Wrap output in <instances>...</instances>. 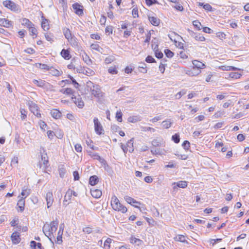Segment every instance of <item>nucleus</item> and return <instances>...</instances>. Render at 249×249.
<instances>
[{
	"mask_svg": "<svg viewBox=\"0 0 249 249\" xmlns=\"http://www.w3.org/2000/svg\"><path fill=\"white\" fill-rule=\"evenodd\" d=\"M175 241H179L181 242H187L186 237L183 235H178L174 238Z\"/></svg>",
	"mask_w": 249,
	"mask_h": 249,
	"instance_id": "obj_34",
	"label": "nucleus"
},
{
	"mask_svg": "<svg viewBox=\"0 0 249 249\" xmlns=\"http://www.w3.org/2000/svg\"><path fill=\"white\" fill-rule=\"evenodd\" d=\"M193 25L196 27L198 30H200V26L201 25V23L199 22L198 20H195L193 22Z\"/></svg>",
	"mask_w": 249,
	"mask_h": 249,
	"instance_id": "obj_55",
	"label": "nucleus"
},
{
	"mask_svg": "<svg viewBox=\"0 0 249 249\" xmlns=\"http://www.w3.org/2000/svg\"><path fill=\"white\" fill-rule=\"evenodd\" d=\"M203 31L206 33L208 34H212L213 33V30L207 27H203Z\"/></svg>",
	"mask_w": 249,
	"mask_h": 249,
	"instance_id": "obj_63",
	"label": "nucleus"
},
{
	"mask_svg": "<svg viewBox=\"0 0 249 249\" xmlns=\"http://www.w3.org/2000/svg\"><path fill=\"white\" fill-rule=\"evenodd\" d=\"M20 111L21 113V119L22 120H25L27 117V111L24 109L20 108Z\"/></svg>",
	"mask_w": 249,
	"mask_h": 249,
	"instance_id": "obj_50",
	"label": "nucleus"
},
{
	"mask_svg": "<svg viewBox=\"0 0 249 249\" xmlns=\"http://www.w3.org/2000/svg\"><path fill=\"white\" fill-rule=\"evenodd\" d=\"M108 72L112 74H117L118 72V71L117 70V69L115 67H110L108 70Z\"/></svg>",
	"mask_w": 249,
	"mask_h": 249,
	"instance_id": "obj_53",
	"label": "nucleus"
},
{
	"mask_svg": "<svg viewBox=\"0 0 249 249\" xmlns=\"http://www.w3.org/2000/svg\"><path fill=\"white\" fill-rule=\"evenodd\" d=\"M192 70V72H193L194 76L198 75L201 72L200 70L197 69L196 68H195V67H193V68Z\"/></svg>",
	"mask_w": 249,
	"mask_h": 249,
	"instance_id": "obj_54",
	"label": "nucleus"
},
{
	"mask_svg": "<svg viewBox=\"0 0 249 249\" xmlns=\"http://www.w3.org/2000/svg\"><path fill=\"white\" fill-rule=\"evenodd\" d=\"M91 94L96 97L99 98L101 96V90L98 85L93 86L90 89Z\"/></svg>",
	"mask_w": 249,
	"mask_h": 249,
	"instance_id": "obj_15",
	"label": "nucleus"
},
{
	"mask_svg": "<svg viewBox=\"0 0 249 249\" xmlns=\"http://www.w3.org/2000/svg\"><path fill=\"white\" fill-rule=\"evenodd\" d=\"M128 121L130 123H135L141 121V118L138 116H130L128 118Z\"/></svg>",
	"mask_w": 249,
	"mask_h": 249,
	"instance_id": "obj_33",
	"label": "nucleus"
},
{
	"mask_svg": "<svg viewBox=\"0 0 249 249\" xmlns=\"http://www.w3.org/2000/svg\"><path fill=\"white\" fill-rule=\"evenodd\" d=\"M46 201L47 202V208H50L53 202V193L49 192L47 193L45 196Z\"/></svg>",
	"mask_w": 249,
	"mask_h": 249,
	"instance_id": "obj_10",
	"label": "nucleus"
},
{
	"mask_svg": "<svg viewBox=\"0 0 249 249\" xmlns=\"http://www.w3.org/2000/svg\"><path fill=\"white\" fill-rule=\"evenodd\" d=\"M216 36L221 39H225L226 35L223 32H219L216 34Z\"/></svg>",
	"mask_w": 249,
	"mask_h": 249,
	"instance_id": "obj_56",
	"label": "nucleus"
},
{
	"mask_svg": "<svg viewBox=\"0 0 249 249\" xmlns=\"http://www.w3.org/2000/svg\"><path fill=\"white\" fill-rule=\"evenodd\" d=\"M3 4L6 8L14 12L19 10L18 6L11 0H5L3 2Z\"/></svg>",
	"mask_w": 249,
	"mask_h": 249,
	"instance_id": "obj_4",
	"label": "nucleus"
},
{
	"mask_svg": "<svg viewBox=\"0 0 249 249\" xmlns=\"http://www.w3.org/2000/svg\"><path fill=\"white\" fill-rule=\"evenodd\" d=\"M61 93L67 95H72L74 96V91L71 88H66L65 89H62L60 90Z\"/></svg>",
	"mask_w": 249,
	"mask_h": 249,
	"instance_id": "obj_30",
	"label": "nucleus"
},
{
	"mask_svg": "<svg viewBox=\"0 0 249 249\" xmlns=\"http://www.w3.org/2000/svg\"><path fill=\"white\" fill-rule=\"evenodd\" d=\"M28 104L31 111L38 118L41 117V114L37 105L33 102H29Z\"/></svg>",
	"mask_w": 249,
	"mask_h": 249,
	"instance_id": "obj_5",
	"label": "nucleus"
},
{
	"mask_svg": "<svg viewBox=\"0 0 249 249\" xmlns=\"http://www.w3.org/2000/svg\"><path fill=\"white\" fill-rule=\"evenodd\" d=\"M72 7L77 15L81 16L83 14V6L82 5L77 3H75L72 5Z\"/></svg>",
	"mask_w": 249,
	"mask_h": 249,
	"instance_id": "obj_14",
	"label": "nucleus"
},
{
	"mask_svg": "<svg viewBox=\"0 0 249 249\" xmlns=\"http://www.w3.org/2000/svg\"><path fill=\"white\" fill-rule=\"evenodd\" d=\"M45 37L47 41H50L51 42L53 41V36L52 34L50 33H46L45 34Z\"/></svg>",
	"mask_w": 249,
	"mask_h": 249,
	"instance_id": "obj_47",
	"label": "nucleus"
},
{
	"mask_svg": "<svg viewBox=\"0 0 249 249\" xmlns=\"http://www.w3.org/2000/svg\"><path fill=\"white\" fill-rule=\"evenodd\" d=\"M58 172H59L60 177L61 178H63L65 175V173H66V169L63 167V166H62L61 167H59Z\"/></svg>",
	"mask_w": 249,
	"mask_h": 249,
	"instance_id": "obj_45",
	"label": "nucleus"
},
{
	"mask_svg": "<svg viewBox=\"0 0 249 249\" xmlns=\"http://www.w3.org/2000/svg\"><path fill=\"white\" fill-rule=\"evenodd\" d=\"M31 35H36V36L37 30L34 27V26H32V27L29 28Z\"/></svg>",
	"mask_w": 249,
	"mask_h": 249,
	"instance_id": "obj_58",
	"label": "nucleus"
},
{
	"mask_svg": "<svg viewBox=\"0 0 249 249\" xmlns=\"http://www.w3.org/2000/svg\"><path fill=\"white\" fill-rule=\"evenodd\" d=\"M89 155L93 159L98 160L102 164L106 165L107 164L106 161L105 159L102 158L98 154L93 153L91 151H88Z\"/></svg>",
	"mask_w": 249,
	"mask_h": 249,
	"instance_id": "obj_9",
	"label": "nucleus"
},
{
	"mask_svg": "<svg viewBox=\"0 0 249 249\" xmlns=\"http://www.w3.org/2000/svg\"><path fill=\"white\" fill-rule=\"evenodd\" d=\"M49 73L52 75L58 76L62 74V72L53 68H50L49 69Z\"/></svg>",
	"mask_w": 249,
	"mask_h": 249,
	"instance_id": "obj_25",
	"label": "nucleus"
},
{
	"mask_svg": "<svg viewBox=\"0 0 249 249\" xmlns=\"http://www.w3.org/2000/svg\"><path fill=\"white\" fill-rule=\"evenodd\" d=\"M17 206H18L19 211L22 212L24 210L25 206V200L23 197H21L18 201L17 203Z\"/></svg>",
	"mask_w": 249,
	"mask_h": 249,
	"instance_id": "obj_20",
	"label": "nucleus"
},
{
	"mask_svg": "<svg viewBox=\"0 0 249 249\" xmlns=\"http://www.w3.org/2000/svg\"><path fill=\"white\" fill-rule=\"evenodd\" d=\"M203 8L207 11H211L212 10V7L208 3L205 4L203 5Z\"/></svg>",
	"mask_w": 249,
	"mask_h": 249,
	"instance_id": "obj_64",
	"label": "nucleus"
},
{
	"mask_svg": "<svg viewBox=\"0 0 249 249\" xmlns=\"http://www.w3.org/2000/svg\"><path fill=\"white\" fill-rule=\"evenodd\" d=\"M111 241H112V239L109 238H107L106 240L104 242V249H110V243H111Z\"/></svg>",
	"mask_w": 249,
	"mask_h": 249,
	"instance_id": "obj_42",
	"label": "nucleus"
},
{
	"mask_svg": "<svg viewBox=\"0 0 249 249\" xmlns=\"http://www.w3.org/2000/svg\"><path fill=\"white\" fill-rule=\"evenodd\" d=\"M90 192H91V196L93 197L96 198H100L102 195V191L100 190H99L97 189H94L93 188L91 189L90 190Z\"/></svg>",
	"mask_w": 249,
	"mask_h": 249,
	"instance_id": "obj_17",
	"label": "nucleus"
},
{
	"mask_svg": "<svg viewBox=\"0 0 249 249\" xmlns=\"http://www.w3.org/2000/svg\"><path fill=\"white\" fill-rule=\"evenodd\" d=\"M162 128L168 129L171 126V121L170 119H167L163 121L161 123Z\"/></svg>",
	"mask_w": 249,
	"mask_h": 249,
	"instance_id": "obj_29",
	"label": "nucleus"
},
{
	"mask_svg": "<svg viewBox=\"0 0 249 249\" xmlns=\"http://www.w3.org/2000/svg\"><path fill=\"white\" fill-rule=\"evenodd\" d=\"M41 27L45 31L49 30L48 21L47 19H43L41 22Z\"/></svg>",
	"mask_w": 249,
	"mask_h": 249,
	"instance_id": "obj_38",
	"label": "nucleus"
},
{
	"mask_svg": "<svg viewBox=\"0 0 249 249\" xmlns=\"http://www.w3.org/2000/svg\"><path fill=\"white\" fill-rule=\"evenodd\" d=\"M90 47L91 49L94 50L98 52H101L102 49L100 47L97 43H93L91 45Z\"/></svg>",
	"mask_w": 249,
	"mask_h": 249,
	"instance_id": "obj_43",
	"label": "nucleus"
},
{
	"mask_svg": "<svg viewBox=\"0 0 249 249\" xmlns=\"http://www.w3.org/2000/svg\"><path fill=\"white\" fill-rule=\"evenodd\" d=\"M111 205L114 210L123 213H124L127 211V208L120 203L118 198L115 195L112 196Z\"/></svg>",
	"mask_w": 249,
	"mask_h": 249,
	"instance_id": "obj_2",
	"label": "nucleus"
},
{
	"mask_svg": "<svg viewBox=\"0 0 249 249\" xmlns=\"http://www.w3.org/2000/svg\"><path fill=\"white\" fill-rule=\"evenodd\" d=\"M158 46L159 45L158 43V40L155 38L154 40H152L151 44L152 48L154 51L159 50Z\"/></svg>",
	"mask_w": 249,
	"mask_h": 249,
	"instance_id": "obj_41",
	"label": "nucleus"
},
{
	"mask_svg": "<svg viewBox=\"0 0 249 249\" xmlns=\"http://www.w3.org/2000/svg\"><path fill=\"white\" fill-rule=\"evenodd\" d=\"M242 76V74L238 72H231L229 74V78H231L233 79H238L240 78Z\"/></svg>",
	"mask_w": 249,
	"mask_h": 249,
	"instance_id": "obj_36",
	"label": "nucleus"
},
{
	"mask_svg": "<svg viewBox=\"0 0 249 249\" xmlns=\"http://www.w3.org/2000/svg\"><path fill=\"white\" fill-rule=\"evenodd\" d=\"M30 193L31 190L30 189H23L21 193V195L22 196L23 198L25 199L30 195Z\"/></svg>",
	"mask_w": 249,
	"mask_h": 249,
	"instance_id": "obj_39",
	"label": "nucleus"
},
{
	"mask_svg": "<svg viewBox=\"0 0 249 249\" xmlns=\"http://www.w3.org/2000/svg\"><path fill=\"white\" fill-rule=\"evenodd\" d=\"M145 61L147 63H153L155 62V59L150 55H148L146 57Z\"/></svg>",
	"mask_w": 249,
	"mask_h": 249,
	"instance_id": "obj_60",
	"label": "nucleus"
},
{
	"mask_svg": "<svg viewBox=\"0 0 249 249\" xmlns=\"http://www.w3.org/2000/svg\"><path fill=\"white\" fill-rule=\"evenodd\" d=\"M182 146L185 151H187L190 147V143L188 141H184L182 144Z\"/></svg>",
	"mask_w": 249,
	"mask_h": 249,
	"instance_id": "obj_44",
	"label": "nucleus"
},
{
	"mask_svg": "<svg viewBox=\"0 0 249 249\" xmlns=\"http://www.w3.org/2000/svg\"><path fill=\"white\" fill-rule=\"evenodd\" d=\"M124 199L127 203L136 208H138L139 206L141 205L140 202L136 201L133 198L128 196H125Z\"/></svg>",
	"mask_w": 249,
	"mask_h": 249,
	"instance_id": "obj_7",
	"label": "nucleus"
},
{
	"mask_svg": "<svg viewBox=\"0 0 249 249\" xmlns=\"http://www.w3.org/2000/svg\"><path fill=\"white\" fill-rule=\"evenodd\" d=\"M58 221L57 219L52 221L50 224L46 223L43 227V232L48 237H51L57 229Z\"/></svg>",
	"mask_w": 249,
	"mask_h": 249,
	"instance_id": "obj_1",
	"label": "nucleus"
},
{
	"mask_svg": "<svg viewBox=\"0 0 249 249\" xmlns=\"http://www.w3.org/2000/svg\"><path fill=\"white\" fill-rule=\"evenodd\" d=\"M130 243L133 244H136L139 246L142 243V241L141 239L136 238L135 237H131L130 238Z\"/></svg>",
	"mask_w": 249,
	"mask_h": 249,
	"instance_id": "obj_37",
	"label": "nucleus"
},
{
	"mask_svg": "<svg viewBox=\"0 0 249 249\" xmlns=\"http://www.w3.org/2000/svg\"><path fill=\"white\" fill-rule=\"evenodd\" d=\"M172 34L177 36V39L175 38L174 40L172 39V41H174L175 46L179 49H182L183 48V44L180 41V40L182 39V37L180 36L177 35L175 32H172Z\"/></svg>",
	"mask_w": 249,
	"mask_h": 249,
	"instance_id": "obj_11",
	"label": "nucleus"
},
{
	"mask_svg": "<svg viewBox=\"0 0 249 249\" xmlns=\"http://www.w3.org/2000/svg\"><path fill=\"white\" fill-rule=\"evenodd\" d=\"M192 63L193 64V67H195V68H196L197 69H199L200 70L201 69H203L205 67L204 63L198 60H194L192 61Z\"/></svg>",
	"mask_w": 249,
	"mask_h": 249,
	"instance_id": "obj_18",
	"label": "nucleus"
},
{
	"mask_svg": "<svg viewBox=\"0 0 249 249\" xmlns=\"http://www.w3.org/2000/svg\"><path fill=\"white\" fill-rule=\"evenodd\" d=\"M132 14L134 18L138 17V10L137 8H134L132 10Z\"/></svg>",
	"mask_w": 249,
	"mask_h": 249,
	"instance_id": "obj_61",
	"label": "nucleus"
},
{
	"mask_svg": "<svg viewBox=\"0 0 249 249\" xmlns=\"http://www.w3.org/2000/svg\"><path fill=\"white\" fill-rule=\"evenodd\" d=\"M182 4L181 0H172V7L177 11L182 12L184 10Z\"/></svg>",
	"mask_w": 249,
	"mask_h": 249,
	"instance_id": "obj_6",
	"label": "nucleus"
},
{
	"mask_svg": "<svg viewBox=\"0 0 249 249\" xmlns=\"http://www.w3.org/2000/svg\"><path fill=\"white\" fill-rule=\"evenodd\" d=\"M122 115H123V114L120 110L117 111L116 114V118L118 122H122Z\"/></svg>",
	"mask_w": 249,
	"mask_h": 249,
	"instance_id": "obj_49",
	"label": "nucleus"
},
{
	"mask_svg": "<svg viewBox=\"0 0 249 249\" xmlns=\"http://www.w3.org/2000/svg\"><path fill=\"white\" fill-rule=\"evenodd\" d=\"M83 60L88 65H90L91 63V61L89 58V56L85 54V55H83Z\"/></svg>",
	"mask_w": 249,
	"mask_h": 249,
	"instance_id": "obj_51",
	"label": "nucleus"
},
{
	"mask_svg": "<svg viewBox=\"0 0 249 249\" xmlns=\"http://www.w3.org/2000/svg\"><path fill=\"white\" fill-rule=\"evenodd\" d=\"M179 71H181L182 73H185L190 76H194L192 70L185 69L182 67H179Z\"/></svg>",
	"mask_w": 249,
	"mask_h": 249,
	"instance_id": "obj_28",
	"label": "nucleus"
},
{
	"mask_svg": "<svg viewBox=\"0 0 249 249\" xmlns=\"http://www.w3.org/2000/svg\"><path fill=\"white\" fill-rule=\"evenodd\" d=\"M72 196V190L71 189H69L65 196H64V203L65 204V202H66L69 200H70Z\"/></svg>",
	"mask_w": 249,
	"mask_h": 249,
	"instance_id": "obj_24",
	"label": "nucleus"
},
{
	"mask_svg": "<svg viewBox=\"0 0 249 249\" xmlns=\"http://www.w3.org/2000/svg\"><path fill=\"white\" fill-rule=\"evenodd\" d=\"M68 41L73 47H77L78 45L77 39L74 36L72 37H71Z\"/></svg>",
	"mask_w": 249,
	"mask_h": 249,
	"instance_id": "obj_22",
	"label": "nucleus"
},
{
	"mask_svg": "<svg viewBox=\"0 0 249 249\" xmlns=\"http://www.w3.org/2000/svg\"><path fill=\"white\" fill-rule=\"evenodd\" d=\"M51 114L53 118L56 119L60 118L61 116V112L57 109H53L51 110Z\"/></svg>",
	"mask_w": 249,
	"mask_h": 249,
	"instance_id": "obj_23",
	"label": "nucleus"
},
{
	"mask_svg": "<svg viewBox=\"0 0 249 249\" xmlns=\"http://www.w3.org/2000/svg\"><path fill=\"white\" fill-rule=\"evenodd\" d=\"M161 141L160 140L155 139L152 142V144L155 146H159L161 144Z\"/></svg>",
	"mask_w": 249,
	"mask_h": 249,
	"instance_id": "obj_52",
	"label": "nucleus"
},
{
	"mask_svg": "<svg viewBox=\"0 0 249 249\" xmlns=\"http://www.w3.org/2000/svg\"><path fill=\"white\" fill-rule=\"evenodd\" d=\"M192 36L197 41H204L205 38L200 34L193 33Z\"/></svg>",
	"mask_w": 249,
	"mask_h": 249,
	"instance_id": "obj_27",
	"label": "nucleus"
},
{
	"mask_svg": "<svg viewBox=\"0 0 249 249\" xmlns=\"http://www.w3.org/2000/svg\"><path fill=\"white\" fill-rule=\"evenodd\" d=\"M60 54L61 55V56L65 59L66 60H69L71 58V55L70 53V52L68 51V50H65V49H63L61 53H60Z\"/></svg>",
	"mask_w": 249,
	"mask_h": 249,
	"instance_id": "obj_21",
	"label": "nucleus"
},
{
	"mask_svg": "<svg viewBox=\"0 0 249 249\" xmlns=\"http://www.w3.org/2000/svg\"><path fill=\"white\" fill-rule=\"evenodd\" d=\"M149 21L154 26H158L160 23V19L154 17H149Z\"/></svg>",
	"mask_w": 249,
	"mask_h": 249,
	"instance_id": "obj_26",
	"label": "nucleus"
},
{
	"mask_svg": "<svg viewBox=\"0 0 249 249\" xmlns=\"http://www.w3.org/2000/svg\"><path fill=\"white\" fill-rule=\"evenodd\" d=\"M98 182V178L96 176H92L90 177L89 182V184L92 185H95Z\"/></svg>",
	"mask_w": 249,
	"mask_h": 249,
	"instance_id": "obj_32",
	"label": "nucleus"
},
{
	"mask_svg": "<svg viewBox=\"0 0 249 249\" xmlns=\"http://www.w3.org/2000/svg\"><path fill=\"white\" fill-rule=\"evenodd\" d=\"M11 239L12 242L13 244H18L20 242V238L19 233H18L17 231L14 232L11 236Z\"/></svg>",
	"mask_w": 249,
	"mask_h": 249,
	"instance_id": "obj_12",
	"label": "nucleus"
},
{
	"mask_svg": "<svg viewBox=\"0 0 249 249\" xmlns=\"http://www.w3.org/2000/svg\"><path fill=\"white\" fill-rule=\"evenodd\" d=\"M187 181H179L177 182L172 183L173 188L174 190L178 187L181 188H185L187 186Z\"/></svg>",
	"mask_w": 249,
	"mask_h": 249,
	"instance_id": "obj_13",
	"label": "nucleus"
},
{
	"mask_svg": "<svg viewBox=\"0 0 249 249\" xmlns=\"http://www.w3.org/2000/svg\"><path fill=\"white\" fill-rule=\"evenodd\" d=\"M64 35L66 38L68 40L71 38V37H72L73 36L72 35L71 31L69 28H66L64 29Z\"/></svg>",
	"mask_w": 249,
	"mask_h": 249,
	"instance_id": "obj_35",
	"label": "nucleus"
},
{
	"mask_svg": "<svg viewBox=\"0 0 249 249\" xmlns=\"http://www.w3.org/2000/svg\"><path fill=\"white\" fill-rule=\"evenodd\" d=\"M227 96H228V95H227V93H223V94L217 95L216 96V98H217V99L221 100L224 99V98H225Z\"/></svg>",
	"mask_w": 249,
	"mask_h": 249,
	"instance_id": "obj_59",
	"label": "nucleus"
},
{
	"mask_svg": "<svg viewBox=\"0 0 249 249\" xmlns=\"http://www.w3.org/2000/svg\"><path fill=\"white\" fill-rule=\"evenodd\" d=\"M33 83L39 87H44L45 85V81L41 79H34L33 80Z\"/></svg>",
	"mask_w": 249,
	"mask_h": 249,
	"instance_id": "obj_31",
	"label": "nucleus"
},
{
	"mask_svg": "<svg viewBox=\"0 0 249 249\" xmlns=\"http://www.w3.org/2000/svg\"><path fill=\"white\" fill-rule=\"evenodd\" d=\"M133 138L130 139L126 143V146L127 147L129 148V151L130 152H132L134 150L133 149Z\"/></svg>",
	"mask_w": 249,
	"mask_h": 249,
	"instance_id": "obj_40",
	"label": "nucleus"
},
{
	"mask_svg": "<svg viewBox=\"0 0 249 249\" xmlns=\"http://www.w3.org/2000/svg\"><path fill=\"white\" fill-rule=\"evenodd\" d=\"M141 130L143 131H151L153 132L155 131V129L150 127H141Z\"/></svg>",
	"mask_w": 249,
	"mask_h": 249,
	"instance_id": "obj_57",
	"label": "nucleus"
},
{
	"mask_svg": "<svg viewBox=\"0 0 249 249\" xmlns=\"http://www.w3.org/2000/svg\"><path fill=\"white\" fill-rule=\"evenodd\" d=\"M0 25L9 28L12 26V22L6 18H0Z\"/></svg>",
	"mask_w": 249,
	"mask_h": 249,
	"instance_id": "obj_16",
	"label": "nucleus"
},
{
	"mask_svg": "<svg viewBox=\"0 0 249 249\" xmlns=\"http://www.w3.org/2000/svg\"><path fill=\"white\" fill-rule=\"evenodd\" d=\"M37 65H38L37 67L42 70L49 71L50 68L49 66L45 64L38 63Z\"/></svg>",
	"mask_w": 249,
	"mask_h": 249,
	"instance_id": "obj_48",
	"label": "nucleus"
},
{
	"mask_svg": "<svg viewBox=\"0 0 249 249\" xmlns=\"http://www.w3.org/2000/svg\"><path fill=\"white\" fill-rule=\"evenodd\" d=\"M93 123L94 130L95 133L99 135L103 134L104 133V128L100 122L99 121L97 117L94 118Z\"/></svg>",
	"mask_w": 249,
	"mask_h": 249,
	"instance_id": "obj_3",
	"label": "nucleus"
},
{
	"mask_svg": "<svg viewBox=\"0 0 249 249\" xmlns=\"http://www.w3.org/2000/svg\"><path fill=\"white\" fill-rule=\"evenodd\" d=\"M20 22L22 25L26 26L28 28L32 27V26H34V24L31 21L26 18H22Z\"/></svg>",
	"mask_w": 249,
	"mask_h": 249,
	"instance_id": "obj_19",
	"label": "nucleus"
},
{
	"mask_svg": "<svg viewBox=\"0 0 249 249\" xmlns=\"http://www.w3.org/2000/svg\"><path fill=\"white\" fill-rule=\"evenodd\" d=\"M172 141H173L176 143H179L180 141L179 134L178 133H176L173 135Z\"/></svg>",
	"mask_w": 249,
	"mask_h": 249,
	"instance_id": "obj_46",
	"label": "nucleus"
},
{
	"mask_svg": "<svg viewBox=\"0 0 249 249\" xmlns=\"http://www.w3.org/2000/svg\"><path fill=\"white\" fill-rule=\"evenodd\" d=\"M155 53V56L158 58H161L163 56V53L157 50L156 51H154Z\"/></svg>",
	"mask_w": 249,
	"mask_h": 249,
	"instance_id": "obj_62",
	"label": "nucleus"
},
{
	"mask_svg": "<svg viewBox=\"0 0 249 249\" xmlns=\"http://www.w3.org/2000/svg\"><path fill=\"white\" fill-rule=\"evenodd\" d=\"M71 99L72 101L79 108H83L84 106V103L80 95H78L77 96H72Z\"/></svg>",
	"mask_w": 249,
	"mask_h": 249,
	"instance_id": "obj_8",
	"label": "nucleus"
}]
</instances>
